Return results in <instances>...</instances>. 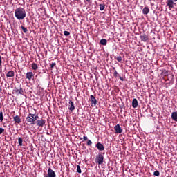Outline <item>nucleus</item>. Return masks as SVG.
Here are the masks:
<instances>
[{
  "instance_id": "2f4dec72",
  "label": "nucleus",
  "mask_w": 177,
  "mask_h": 177,
  "mask_svg": "<svg viewBox=\"0 0 177 177\" xmlns=\"http://www.w3.org/2000/svg\"><path fill=\"white\" fill-rule=\"evenodd\" d=\"M51 68H55V67H56V63H52L50 65Z\"/></svg>"
},
{
  "instance_id": "bb28decb",
  "label": "nucleus",
  "mask_w": 177,
  "mask_h": 177,
  "mask_svg": "<svg viewBox=\"0 0 177 177\" xmlns=\"http://www.w3.org/2000/svg\"><path fill=\"white\" fill-rule=\"evenodd\" d=\"M77 172H78V174H81L82 172L81 167H80V165L77 166Z\"/></svg>"
},
{
  "instance_id": "72a5a7b5",
  "label": "nucleus",
  "mask_w": 177,
  "mask_h": 177,
  "mask_svg": "<svg viewBox=\"0 0 177 177\" xmlns=\"http://www.w3.org/2000/svg\"><path fill=\"white\" fill-rule=\"evenodd\" d=\"M2 66V57L0 56V67Z\"/></svg>"
},
{
  "instance_id": "f704fd0d",
  "label": "nucleus",
  "mask_w": 177,
  "mask_h": 177,
  "mask_svg": "<svg viewBox=\"0 0 177 177\" xmlns=\"http://www.w3.org/2000/svg\"><path fill=\"white\" fill-rule=\"evenodd\" d=\"M83 140H88V137L86 136H83Z\"/></svg>"
},
{
  "instance_id": "a878e982",
  "label": "nucleus",
  "mask_w": 177,
  "mask_h": 177,
  "mask_svg": "<svg viewBox=\"0 0 177 177\" xmlns=\"http://www.w3.org/2000/svg\"><path fill=\"white\" fill-rule=\"evenodd\" d=\"M154 176H160V171H155L153 173Z\"/></svg>"
},
{
  "instance_id": "a211bd4d",
  "label": "nucleus",
  "mask_w": 177,
  "mask_h": 177,
  "mask_svg": "<svg viewBox=\"0 0 177 177\" xmlns=\"http://www.w3.org/2000/svg\"><path fill=\"white\" fill-rule=\"evenodd\" d=\"M100 44L101 45L106 46V45H107V40L106 39H102L100 40Z\"/></svg>"
},
{
  "instance_id": "2eb2a0df",
  "label": "nucleus",
  "mask_w": 177,
  "mask_h": 177,
  "mask_svg": "<svg viewBox=\"0 0 177 177\" xmlns=\"http://www.w3.org/2000/svg\"><path fill=\"white\" fill-rule=\"evenodd\" d=\"M171 118L177 122V111L172 112Z\"/></svg>"
},
{
  "instance_id": "c756f323",
  "label": "nucleus",
  "mask_w": 177,
  "mask_h": 177,
  "mask_svg": "<svg viewBox=\"0 0 177 177\" xmlns=\"http://www.w3.org/2000/svg\"><path fill=\"white\" fill-rule=\"evenodd\" d=\"M5 132V129L0 127V135H2Z\"/></svg>"
},
{
  "instance_id": "6e6552de",
  "label": "nucleus",
  "mask_w": 177,
  "mask_h": 177,
  "mask_svg": "<svg viewBox=\"0 0 177 177\" xmlns=\"http://www.w3.org/2000/svg\"><path fill=\"white\" fill-rule=\"evenodd\" d=\"M46 124V122L45 120H37V127H41L42 128V127H44V125H45Z\"/></svg>"
},
{
  "instance_id": "a19ab883",
  "label": "nucleus",
  "mask_w": 177,
  "mask_h": 177,
  "mask_svg": "<svg viewBox=\"0 0 177 177\" xmlns=\"http://www.w3.org/2000/svg\"><path fill=\"white\" fill-rule=\"evenodd\" d=\"M10 2H12V1H13V0H10Z\"/></svg>"
},
{
  "instance_id": "ea45409f",
  "label": "nucleus",
  "mask_w": 177,
  "mask_h": 177,
  "mask_svg": "<svg viewBox=\"0 0 177 177\" xmlns=\"http://www.w3.org/2000/svg\"><path fill=\"white\" fill-rule=\"evenodd\" d=\"M80 140H82V138H80Z\"/></svg>"
},
{
  "instance_id": "4be33fe9",
  "label": "nucleus",
  "mask_w": 177,
  "mask_h": 177,
  "mask_svg": "<svg viewBox=\"0 0 177 177\" xmlns=\"http://www.w3.org/2000/svg\"><path fill=\"white\" fill-rule=\"evenodd\" d=\"M0 121L2 122L3 121V112L1 111L0 112Z\"/></svg>"
},
{
  "instance_id": "f8f14e48",
  "label": "nucleus",
  "mask_w": 177,
  "mask_h": 177,
  "mask_svg": "<svg viewBox=\"0 0 177 177\" xmlns=\"http://www.w3.org/2000/svg\"><path fill=\"white\" fill-rule=\"evenodd\" d=\"M14 121L15 124H20L21 122V119H20V116L16 115L14 117Z\"/></svg>"
},
{
  "instance_id": "dca6fc26",
  "label": "nucleus",
  "mask_w": 177,
  "mask_h": 177,
  "mask_svg": "<svg viewBox=\"0 0 177 177\" xmlns=\"http://www.w3.org/2000/svg\"><path fill=\"white\" fill-rule=\"evenodd\" d=\"M132 106L133 109H136L138 107V100L136 98H134L132 101Z\"/></svg>"
},
{
  "instance_id": "e433bc0d",
  "label": "nucleus",
  "mask_w": 177,
  "mask_h": 177,
  "mask_svg": "<svg viewBox=\"0 0 177 177\" xmlns=\"http://www.w3.org/2000/svg\"><path fill=\"white\" fill-rule=\"evenodd\" d=\"M120 80H121V81H123V80H124L122 77H120Z\"/></svg>"
},
{
  "instance_id": "412c9836",
  "label": "nucleus",
  "mask_w": 177,
  "mask_h": 177,
  "mask_svg": "<svg viewBox=\"0 0 177 177\" xmlns=\"http://www.w3.org/2000/svg\"><path fill=\"white\" fill-rule=\"evenodd\" d=\"M21 28H22V30H23V31H24V32L25 34H27V32L28 31V30L27 29V28H25L24 26H21Z\"/></svg>"
},
{
  "instance_id": "f3484780",
  "label": "nucleus",
  "mask_w": 177,
  "mask_h": 177,
  "mask_svg": "<svg viewBox=\"0 0 177 177\" xmlns=\"http://www.w3.org/2000/svg\"><path fill=\"white\" fill-rule=\"evenodd\" d=\"M149 12H150V10L148 7H145L142 10L143 15H148Z\"/></svg>"
},
{
  "instance_id": "393cba45",
  "label": "nucleus",
  "mask_w": 177,
  "mask_h": 177,
  "mask_svg": "<svg viewBox=\"0 0 177 177\" xmlns=\"http://www.w3.org/2000/svg\"><path fill=\"white\" fill-rule=\"evenodd\" d=\"M104 5H103V4H100V10H101V11H103V10H104Z\"/></svg>"
},
{
  "instance_id": "4c0bfd02",
  "label": "nucleus",
  "mask_w": 177,
  "mask_h": 177,
  "mask_svg": "<svg viewBox=\"0 0 177 177\" xmlns=\"http://www.w3.org/2000/svg\"><path fill=\"white\" fill-rule=\"evenodd\" d=\"M174 2H177V0H173Z\"/></svg>"
},
{
  "instance_id": "5701e85b",
  "label": "nucleus",
  "mask_w": 177,
  "mask_h": 177,
  "mask_svg": "<svg viewBox=\"0 0 177 177\" xmlns=\"http://www.w3.org/2000/svg\"><path fill=\"white\" fill-rule=\"evenodd\" d=\"M113 70L114 71V73H113L114 77H118V73L117 72V70H115V68H113Z\"/></svg>"
},
{
  "instance_id": "9b49d317",
  "label": "nucleus",
  "mask_w": 177,
  "mask_h": 177,
  "mask_svg": "<svg viewBox=\"0 0 177 177\" xmlns=\"http://www.w3.org/2000/svg\"><path fill=\"white\" fill-rule=\"evenodd\" d=\"M32 77H34V73L32 72H28L26 73V78L29 81H31V80L32 79Z\"/></svg>"
},
{
  "instance_id": "1a4fd4ad",
  "label": "nucleus",
  "mask_w": 177,
  "mask_h": 177,
  "mask_svg": "<svg viewBox=\"0 0 177 177\" xmlns=\"http://www.w3.org/2000/svg\"><path fill=\"white\" fill-rule=\"evenodd\" d=\"M95 147L100 150V151H103L104 150V146L102 143L97 142L95 145Z\"/></svg>"
},
{
  "instance_id": "b1692460",
  "label": "nucleus",
  "mask_w": 177,
  "mask_h": 177,
  "mask_svg": "<svg viewBox=\"0 0 177 177\" xmlns=\"http://www.w3.org/2000/svg\"><path fill=\"white\" fill-rule=\"evenodd\" d=\"M16 92H17L18 93H19V95H23V88H19V89H17V91H16Z\"/></svg>"
},
{
  "instance_id": "58836bf2",
  "label": "nucleus",
  "mask_w": 177,
  "mask_h": 177,
  "mask_svg": "<svg viewBox=\"0 0 177 177\" xmlns=\"http://www.w3.org/2000/svg\"><path fill=\"white\" fill-rule=\"evenodd\" d=\"M91 0H86L87 2H89Z\"/></svg>"
},
{
  "instance_id": "473e14b6",
  "label": "nucleus",
  "mask_w": 177,
  "mask_h": 177,
  "mask_svg": "<svg viewBox=\"0 0 177 177\" xmlns=\"http://www.w3.org/2000/svg\"><path fill=\"white\" fill-rule=\"evenodd\" d=\"M162 73H163V74L165 75H168V71H162Z\"/></svg>"
},
{
  "instance_id": "39448f33",
  "label": "nucleus",
  "mask_w": 177,
  "mask_h": 177,
  "mask_svg": "<svg viewBox=\"0 0 177 177\" xmlns=\"http://www.w3.org/2000/svg\"><path fill=\"white\" fill-rule=\"evenodd\" d=\"M167 5L169 10H171L174 8V6L176 5V3H174V0H167Z\"/></svg>"
},
{
  "instance_id": "20e7f679",
  "label": "nucleus",
  "mask_w": 177,
  "mask_h": 177,
  "mask_svg": "<svg viewBox=\"0 0 177 177\" xmlns=\"http://www.w3.org/2000/svg\"><path fill=\"white\" fill-rule=\"evenodd\" d=\"M90 99L91 100V106L96 107V104H97V100L95 98V96L91 95Z\"/></svg>"
},
{
  "instance_id": "aec40b11",
  "label": "nucleus",
  "mask_w": 177,
  "mask_h": 177,
  "mask_svg": "<svg viewBox=\"0 0 177 177\" xmlns=\"http://www.w3.org/2000/svg\"><path fill=\"white\" fill-rule=\"evenodd\" d=\"M32 70H37L38 69V65L35 63L32 64Z\"/></svg>"
},
{
  "instance_id": "0eeeda50",
  "label": "nucleus",
  "mask_w": 177,
  "mask_h": 177,
  "mask_svg": "<svg viewBox=\"0 0 177 177\" xmlns=\"http://www.w3.org/2000/svg\"><path fill=\"white\" fill-rule=\"evenodd\" d=\"M114 129L115 131V133H122V129L119 124H116L114 127Z\"/></svg>"
},
{
  "instance_id": "f257e3e1",
  "label": "nucleus",
  "mask_w": 177,
  "mask_h": 177,
  "mask_svg": "<svg viewBox=\"0 0 177 177\" xmlns=\"http://www.w3.org/2000/svg\"><path fill=\"white\" fill-rule=\"evenodd\" d=\"M26 12L24 8H17L15 10V17L17 20H24L26 19Z\"/></svg>"
},
{
  "instance_id": "423d86ee",
  "label": "nucleus",
  "mask_w": 177,
  "mask_h": 177,
  "mask_svg": "<svg viewBox=\"0 0 177 177\" xmlns=\"http://www.w3.org/2000/svg\"><path fill=\"white\" fill-rule=\"evenodd\" d=\"M48 176H46L45 177H56V173H55V171L49 168L48 170Z\"/></svg>"
},
{
  "instance_id": "7ed1b4c3",
  "label": "nucleus",
  "mask_w": 177,
  "mask_h": 177,
  "mask_svg": "<svg viewBox=\"0 0 177 177\" xmlns=\"http://www.w3.org/2000/svg\"><path fill=\"white\" fill-rule=\"evenodd\" d=\"M103 161H104V156L102 155V153H99L95 157V162L98 164V165H102L103 164Z\"/></svg>"
},
{
  "instance_id": "9d476101",
  "label": "nucleus",
  "mask_w": 177,
  "mask_h": 177,
  "mask_svg": "<svg viewBox=\"0 0 177 177\" xmlns=\"http://www.w3.org/2000/svg\"><path fill=\"white\" fill-rule=\"evenodd\" d=\"M69 110L70 111H74L75 110V106H74V102L71 100L69 101Z\"/></svg>"
},
{
  "instance_id": "4468645a",
  "label": "nucleus",
  "mask_w": 177,
  "mask_h": 177,
  "mask_svg": "<svg viewBox=\"0 0 177 177\" xmlns=\"http://www.w3.org/2000/svg\"><path fill=\"white\" fill-rule=\"evenodd\" d=\"M6 77H15V71H8L6 73Z\"/></svg>"
},
{
  "instance_id": "c9c22d12",
  "label": "nucleus",
  "mask_w": 177,
  "mask_h": 177,
  "mask_svg": "<svg viewBox=\"0 0 177 177\" xmlns=\"http://www.w3.org/2000/svg\"><path fill=\"white\" fill-rule=\"evenodd\" d=\"M2 92V86L0 85V93Z\"/></svg>"
},
{
  "instance_id": "cd10ccee",
  "label": "nucleus",
  "mask_w": 177,
  "mask_h": 177,
  "mask_svg": "<svg viewBox=\"0 0 177 177\" xmlns=\"http://www.w3.org/2000/svg\"><path fill=\"white\" fill-rule=\"evenodd\" d=\"M64 35H65V37H68V35H70V32L68 31L65 30L64 32Z\"/></svg>"
},
{
  "instance_id": "7c9ffc66",
  "label": "nucleus",
  "mask_w": 177,
  "mask_h": 177,
  "mask_svg": "<svg viewBox=\"0 0 177 177\" xmlns=\"http://www.w3.org/2000/svg\"><path fill=\"white\" fill-rule=\"evenodd\" d=\"M87 146H92V141L91 140H87Z\"/></svg>"
},
{
  "instance_id": "6ab92c4d",
  "label": "nucleus",
  "mask_w": 177,
  "mask_h": 177,
  "mask_svg": "<svg viewBox=\"0 0 177 177\" xmlns=\"http://www.w3.org/2000/svg\"><path fill=\"white\" fill-rule=\"evenodd\" d=\"M18 143L19 146H23V138L21 137L18 138Z\"/></svg>"
},
{
  "instance_id": "ddd939ff",
  "label": "nucleus",
  "mask_w": 177,
  "mask_h": 177,
  "mask_svg": "<svg viewBox=\"0 0 177 177\" xmlns=\"http://www.w3.org/2000/svg\"><path fill=\"white\" fill-rule=\"evenodd\" d=\"M140 38L143 42H147V41L149 40V37L146 35H141Z\"/></svg>"
},
{
  "instance_id": "f03ea898",
  "label": "nucleus",
  "mask_w": 177,
  "mask_h": 177,
  "mask_svg": "<svg viewBox=\"0 0 177 177\" xmlns=\"http://www.w3.org/2000/svg\"><path fill=\"white\" fill-rule=\"evenodd\" d=\"M39 118V116L38 115L29 113L26 117V121L30 125H35V121Z\"/></svg>"
},
{
  "instance_id": "c85d7f7f",
  "label": "nucleus",
  "mask_w": 177,
  "mask_h": 177,
  "mask_svg": "<svg viewBox=\"0 0 177 177\" xmlns=\"http://www.w3.org/2000/svg\"><path fill=\"white\" fill-rule=\"evenodd\" d=\"M116 59L118 60V62H122V57L121 56H118L116 57Z\"/></svg>"
}]
</instances>
